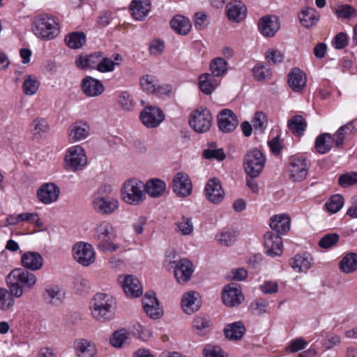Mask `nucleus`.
<instances>
[{"mask_svg": "<svg viewBox=\"0 0 357 357\" xmlns=\"http://www.w3.org/2000/svg\"><path fill=\"white\" fill-rule=\"evenodd\" d=\"M6 282L10 294L15 298H20L24 291L33 289L37 283V278L34 273L18 268L9 273Z\"/></svg>", "mask_w": 357, "mask_h": 357, "instance_id": "obj_1", "label": "nucleus"}, {"mask_svg": "<svg viewBox=\"0 0 357 357\" xmlns=\"http://www.w3.org/2000/svg\"><path fill=\"white\" fill-rule=\"evenodd\" d=\"M34 35L44 40L55 39L61 33L60 20L56 16L43 13L34 17L31 23Z\"/></svg>", "mask_w": 357, "mask_h": 357, "instance_id": "obj_2", "label": "nucleus"}, {"mask_svg": "<svg viewBox=\"0 0 357 357\" xmlns=\"http://www.w3.org/2000/svg\"><path fill=\"white\" fill-rule=\"evenodd\" d=\"M121 197L127 204L139 205L146 199L144 183L137 178L126 181L121 188Z\"/></svg>", "mask_w": 357, "mask_h": 357, "instance_id": "obj_3", "label": "nucleus"}, {"mask_svg": "<svg viewBox=\"0 0 357 357\" xmlns=\"http://www.w3.org/2000/svg\"><path fill=\"white\" fill-rule=\"evenodd\" d=\"M111 191L110 185H102L98 191L99 195L96 197L93 201L94 210L100 215H110L114 213L119 207V202L116 198L107 196Z\"/></svg>", "mask_w": 357, "mask_h": 357, "instance_id": "obj_4", "label": "nucleus"}, {"mask_svg": "<svg viewBox=\"0 0 357 357\" xmlns=\"http://www.w3.org/2000/svg\"><path fill=\"white\" fill-rule=\"evenodd\" d=\"M114 298L105 293H98L93 296V316L100 321L112 319L115 309Z\"/></svg>", "mask_w": 357, "mask_h": 357, "instance_id": "obj_5", "label": "nucleus"}, {"mask_svg": "<svg viewBox=\"0 0 357 357\" xmlns=\"http://www.w3.org/2000/svg\"><path fill=\"white\" fill-rule=\"evenodd\" d=\"M266 163L264 154L257 149L247 152L243 159L245 173L252 178L258 177L262 172Z\"/></svg>", "mask_w": 357, "mask_h": 357, "instance_id": "obj_6", "label": "nucleus"}, {"mask_svg": "<svg viewBox=\"0 0 357 357\" xmlns=\"http://www.w3.org/2000/svg\"><path fill=\"white\" fill-rule=\"evenodd\" d=\"M212 121L213 116L211 112L203 107L193 110L188 120L190 126L197 133L208 132L212 126Z\"/></svg>", "mask_w": 357, "mask_h": 357, "instance_id": "obj_7", "label": "nucleus"}, {"mask_svg": "<svg viewBox=\"0 0 357 357\" xmlns=\"http://www.w3.org/2000/svg\"><path fill=\"white\" fill-rule=\"evenodd\" d=\"M87 156L79 145L68 148L65 155V168L73 172L83 169L87 164Z\"/></svg>", "mask_w": 357, "mask_h": 357, "instance_id": "obj_8", "label": "nucleus"}, {"mask_svg": "<svg viewBox=\"0 0 357 357\" xmlns=\"http://www.w3.org/2000/svg\"><path fill=\"white\" fill-rule=\"evenodd\" d=\"M309 164L305 158L303 156H293L290 158L288 167L289 178L293 181L304 180L308 173Z\"/></svg>", "mask_w": 357, "mask_h": 357, "instance_id": "obj_9", "label": "nucleus"}, {"mask_svg": "<svg viewBox=\"0 0 357 357\" xmlns=\"http://www.w3.org/2000/svg\"><path fill=\"white\" fill-rule=\"evenodd\" d=\"M142 124L148 128L158 127L165 119L163 112L154 106L146 107L140 114Z\"/></svg>", "mask_w": 357, "mask_h": 357, "instance_id": "obj_10", "label": "nucleus"}, {"mask_svg": "<svg viewBox=\"0 0 357 357\" xmlns=\"http://www.w3.org/2000/svg\"><path fill=\"white\" fill-rule=\"evenodd\" d=\"M217 118L218 128L225 133L233 132L238 124L236 115L229 109H224L220 111Z\"/></svg>", "mask_w": 357, "mask_h": 357, "instance_id": "obj_11", "label": "nucleus"}, {"mask_svg": "<svg viewBox=\"0 0 357 357\" xmlns=\"http://www.w3.org/2000/svg\"><path fill=\"white\" fill-rule=\"evenodd\" d=\"M119 280L127 296L137 298L142 295V286L137 278L132 275H128L119 276Z\"/></svg>", "mask_w": 357, "mask_h": 357, "instance_id": "obj_12", "label": "nucleus"}, {"mask_svg": "<svg viewBox=\"0 0 357 357\" xmlns=\"http://www.w3.org/2000/svg\"><path fill=\"white\" fill-rule=\"evenodd\" d=\"M172 189L177 196H189L192 193V185L188 175L183 172L176 173L172 181Z\"/></svg>", "mask_w": 357, "mask_h": 357, "instance_id": "obj_13", "label": "nucleus"}, {"mask_svg": "<svg viewBox=\"0 0 357 357\" xmlns=\"http://www.w3.org/2000/svg\"><path fill=\"white\" fill-rule=\"evenodd\" d=\"M60 189L57 185L52 183H47L38 190L37 197L40 202L50 204L58 199Z\"/></svg>", "mask_w": 357, "mask_h": 357, "instance_id": "obj_14", "label": "nucleus"}, {"mask_svg": "<svg viewBox=\"0 0 357 357\" xmlns=\"http://www.w3.org/2000/svg\"><path fill=\"white\" fill-rule=\"evenodd\" d=\"M264 247L266 254L271 257L280 256L282 253V240L278 234L267 232L264 235Z\"/></svg>", "mask_w": 357, "mask_h": 357, "instance_id": "obj_15", "label": "nucleus"}, {"mask_svg": "<svg viewBox=\"0 0 357 357\" xmlns=\"http://www.w3.org/2000/svg\"><path fill=\"white\" fill-rule=\"evenodd\" d=\"M258 28L263 36L272 37L280 29L279 20L275 15L265 16L259 20Z\"/></svg>", "mask_w": 357, "mask_h": 357, "instance_id": "obj_16", "label": "nucleus"}, {"mask_svg": "<svg viewBox=\"0 0 357 357\" xmlns=\"http://www.w3.org/2000/svg\"><path fill=\"white\" fill-rule=\"evenodd\" d=\"M205 192L207 199L213 203L218 204L224 198L225 192L219 180L210 179L205 187Z\"/></svg>", "mask_w": 357, "mask_h": 357, "instance_id": "obj_17", "label": "nucleus"}, {"mask_svg": "<svg viewBox=\"0 0 357 357\" xmlns=\"http://www.w3.org/2000/svg\"><path fill=\"white\" fill-rule=\"evenodd\" d=\"M193 271L192 262L186 259H183L174 267V276L178 283L185 284L191 278Z\"/></svg>", "mask_w": 357, "mask_h": 357, "instance_id": "obj_18", "label": "nucleus"}, {"mask_svg": "<svg viewBox=\"0 0 357 357\" xmlns=\"http://www.w3.org/2000/svg\"><path fill=\"white\" fill-rule=\"evenodd\" d=\"M244 296L239 288L231 284L225 287L222 291V301L228 307H235L240 305Z\"/></svg>", "mask_w": 357, "mask_h": 357, "instance_id": "obj_19", "label": "nucleus"}, {"mask_svg": "<svg viewBox=\"0 0 357 357\" xmlns=\"http://www.w3.org/2000/svg\"><path fill=\"white\" fill-rule=\"evenodd\" d=\"M151 3L150 0H132L130 4L132 17L137 21H142L151 11Z\"/></svg>", "mask_w": 357, "mask_h": 357, "instance_id": "obj_20", "label": "nucleus"}, {"mask_svg": "<svg viewBox=\"0 0 357 357\" xmlns=\"http://www.w3.org/2000/svg\"><path fill=\"white\" fill-rule=\"evenodd\" d=\"M44 259L42 255L36 252L28 251L21 257V263L26 270L33 271L40 270L43 266Z\"/></svg>", "mask_w": 357, "mask_h": 357, "instance_id": "obj_21", "label": "nucleus"}, {"mask_svg": "<svg viewBox=\"0 0 357 357\" xmlns=\"http://www.w3.org/2000/svg\"><path fill=\"white\" fill-rule=\"evenodd\" d=\"M43 296L47 303L54 306H59L65 300V293L58 285L47 287Z\"/></svg>", "mask_w": 357, "mask_h": 357, "instance_id": "obj_22", "label": "nucleus"}, {"mask_svg": "<svg viewBox=\"0 0 357 357\" xmlns=\"http://www.w3.org/2000/svg\"><path fill=\"white\" fill-rule=\"evenodd\" d=\"M74 259L80 265L89 266V244L84 241L76 243L72 249Z\"/></svg>", "mask_w": 357, "mask_h": 357, "instance_id": "obj_23", "label": "nucleus"}, {"mask_svg": "<svg viewBox=\"0 0 357 357\" xmlns=\"http://www.w3.org/2000/svg\"><path fill=\"white\" fill-rule=\"evenodd\" d=\"M247 13L245 5L241 1H234L227 6V15L229 20L239 22L243 20Z\"/></svg>", "mask_w": 357, "mask_h": 357, "instance_id": "obj_24", "label": "nucleus"}, {"mask_svg": "<svg viewBox=\"0 0 357 357\" xmlns=\"http://www.w3.org/2000/svg\"><path fill=\"white\" fill-rule=\"evenodd\" d=\"M287 77L288 84L291 89H303L305 87L307 75L299 68H291Z\"/></svg>", "mask_w": 357, "mask_h": 357, "instance_id": "obj_25", "label": "nucleus"}, {"mask_svg": "<svg viewBox=\"0 0 357 357\" xmlns=\"http://www.w3.org/2000/svg\"><path fill=\"white\" fill-rule=\"evenodd\" d=\"M320 18L319 13L314 8L306 7L298 13V19L301 25L307 29L315 26Z\"/></svg>", "mask_w": 357, "mask_h": 357, "instance_id": "obj_26", "label": "nucleus"}, {"mask_svg": "<svg viewBox=\"0 0 357 357\" xmlns=\"http://www.w3.org/2000/svg\"><path fill=\"white\" fill-rule=\"evenodd\" d=\"M199 294L195 291L185 293L182 297L181 306L183 311L191 314L199 309Z\"/></svg>", "mask_w": 357, "mask_h": 357, "instance_id": "obj_27", "label": "nucleus"}, {"mask_svg": "<svg viewBox=\"0 0 357 357\" xmlns=\"http://www.w3.org/2000/svg\"><path fill=\"white\" fill-rule=\"evenodd\" d=\"M312 258L308 253L298 254L290 260L291 268L296 272H307L312 266Z\"/></svg>", "mask_w": 357, "mask_h": 357, "instance_id": "obj_28", "label": "nucleus"}, {"mask_svg": "<svg viewBox=\"0 0 357 357\" xmlns=\"http://www.w3.org/2000/svg\"><path fill=\"white\" fill-rule=\"evenodd\" d=\"M94 237L101 241L113 239L116 237L114 228L108 221H101L94 229Z\"/></svg>", "mask_w": 357, "mask_h": 357, "instance_id": "obj_29", "label": "nucleus"}, {"mask_svg": "<svg viewBox=\"0 0 357 357\" xmlns=\"http://www.w3.org/2000/svg\"><path fill=\"white\" fill-rule=\"evenodd\" d=\"M89 125L86 122L77 121L68 129L69 138L73 142L85 139L89 134Z\"/></svg>", "mask_w": 357, "mask_h": 357, "instance_id": "obj_30", "label": "nucleus"}, {"mask_svg": "<svg viewBox=\"0 0 357 357\" xmlns=\"http://www.w3.org/2000/svg\"><path fill=\"white\" fill-rule=\"evenodd\" d=\"M270 227L278 234H284L290 229V218L284 214L275 215L270 220Z\"/></svg>", "mask_w": 357, "mask_h": 357, "instance_id": "obj_31", "label": "nucleus"}, {"mask_svg": "<svg viewBox=\"0 0 357 357\" xmlns=\"http://www.w3.org/2000/svg\"><path fill=\"white\" fill-rule=\"evenodd\" d=\"M165 188V183L158 178L149 180L144 185L145 192L153 198L160 197L164 193Z\"/></svg>", "mask_w": 357, "mask_h": 357, "instance_id": "obj_32", "label": "nucleus"}, {"mask_svg": "<svg viewBox=\"0 0 357 357\" xmlns=\"http://www.w3.org/2000/svg\"><path fill=\"white\" fill-rule=\"evenodd\" d=\"M171 27L178 34L186 35L191 29V22L185 16L177 15L170 22Z\"/></svg>", "mask_w": 357, "mask_h": 357, "instance_id": "obj_33", "label": "nucleus"}, {"mask_svg": "<svg viewBox=\"0 0 357 357\" xmlns=\"http://www.w3.org/2000/svg\"><path fill=\"white\" fill-rule=\"evenodd\" d=\"M307 121L301 115L293 116L287 122L289 130L296 136L301 137L307 128Z\"/></svg>", "mask_w": 357, "mask_h": 357, "instance_id": "obj_34", "label": "nucleus"}, {"mask_svg": "<svg viewBox=\"0 0 357 357\" xmlns=\"http://www.w3.org/2000/svg\"><path fill=\"white\" fill-rule=\"evenodd\" d=\"M245 332V326L241 321L228 324L224 330L225 337L231 340H238L241 339Z\"/></svg>", "mask_w": 357, "mask_h": 357, "instance_id": "obj_35", "label": "nucleus"}, {"mask_svg": "<svg viewBox=\"0 0 357 357\" xmlns=\"http://www.w3.org/2000/svg\"><path fill=\"white\" fill-rule=\"evenodd\" d=\"M130 340V333L125 328L114 331L110 337L109 342L112 347L121 348L129 344Z\"/></svg>", "mask_w": 357, "mask_h": 357, "instance_id": "obj_36", "label": "nucleus"}, {"mask_svg": "<svg viewBox=\"0 0 357 357\" xmlns=\"http://www.w3.org/2000/svg\"><path fill=\"white\" fill-rule=\"evenodd\" d=\"M122 61V57L120 54H116L114 57V60L104 57L97 64L96 69L100 73H109L115 69L116 66H119Z\"/></svg>", "mask_w": 357, "mask_h": 357, "instance_id": "obj_37", "label": "nucleus"}, {"mask_svg": "<svg viewBox=\"0 0 357 357\" xmlns=\"http://www.w3.org/2000/svg\"><path fill=\"white\" fill-rule=\"evenodd\" d=\"M333 144L332 135L323 133L316 138L314 146L319 153L325 154L331 149Z\"/></svg>", "mask_w": 357, "mask_h": 357, "instance_id": "obj_38", "label": "nucleus"}, {"mask_svg": "<svg viewBox=\"0 0 357 357\" xmlns=\"http://www.w3.org/2000/svg\"><path fill=\"white\" fill-rule=\"evenodd\" d=\"M29 129L34 137H40L49 131L50 126L45 119L37 117L30 123Z\"/></svg>", "mask_w": 357, "mask_h": 357, "instance_id": "obj_39", "label": "nucleus"}, {"mask_svg": "<svg viewBox=\"0 0 357 357\" xmlns=\"http://www.w3.org/2000/svg\"><path fill=\"white\" fill-rule=\"evenodd\" d=\"M220 79L212 73H204L199 77V89H215L219 86Z\"/></svg>", "mask_w": 357, "mask_h": 357, "instance_id": "obj_40", "label": "nucleus"}, {"mask_svg": "<svg viewBox=\"0 0 357 357\" xmlns=\"http://www.w3.org/2000/svg\"><path fill=\"white\" fill-rule=\"evenodd\" d=\"M209 68L211 73L220 78L227 73L228 63L221 57H215L211 61Z\"/></svg>", "mask_w": 357, "mask_h": 357, "instance_id": "obj_41", "label": "nucleus"}, {"mask_svg": "<svg viewBox=\"0 0 357 357\" xmlns=\"http://www.w3.org/2000/svg\"><path fill=\"white\" fill-rule=\"evenodd\" d=\"M66 45L71 49H79L86 43V35L82 32H73L66 36Z\"/></svg>", "mask_w": 357, "mask_h": 357, "instance_id": "obj_42", "label": "nucleus"}, {"mask_svg": "<svg viewBox=\"0 0 357 357\" xmlns=\"http://www.w3.org/2000/svg\"><path fill=\"white\" fill-rule=\"evenodd\" d=\"M175 225V230L183 236H189L194 231L192 218L190 217L182 216L176 222Z\"/></svg>", "mask_w": 357, "mask_h": 357, "instance_id": "obj_43", "label": "nucleus"}, {"mask_svg": "<svg viewBox=\"0 0 357 357\" xmlns=\"http://www.w3.org/2000/svg\"><path fill=\"white\" fill-rule=\"evenodd\" d=\"M340 267L346 273L356 271L357 268V253L351 252L345 255L340 263Z\"/></svg>", "mask_w": 357, "mask_h": 357, "instance_id": "obj_44", "label": "nucleus"}, {"mask_svg": "<svg viewBox=\"0 0 357 357\" xmlns=\"http://www.w3.org/2000/svg\"><path fill=\"white\" fill-rule=\"evenodd\" d=\"M253 76L259 82L270 79L272 70L263 63H257L252 68Z\"/></svg>", "mask_w": 357, "mask_h": 357, "instance_id": "obj_45", "label": "nucleus"}, {"mask_svg": "<svg viewBox=\"0 0 357 357\" xmlns=\"http://www.w3.org/2000/svg\"><path fill=\"white\" fill-rule=\"evenodd\" d=\"M13 297L10 290L0 287V310L6 311L13 307L15 305Z\"/></svg>", "mask_w": 357, "mask_h": 357, "instance_id": "obj_46", "label": "nucleus"}, {"mask_svg": "<svg viewBox=\"0 0 357 357\" xmlns=\"http://www.w3.org/2000/svg\"><path fill=\"white\" fill-rule=\"evenodd\" d=\"M73 349L77 357H89V342L86 339L75 340Z\"/></svg>", "mask_w": 357, "mask_h": 357, "instance_id": "obj_47", "label": "nucleus"}, {"mask_svg": "<svg viewBox=\"0 0 357 357\" xmlns=\"http://www.w3.org/2000/svg\"><path fill=\"white\" fill-rule=\"evenodd\" d=\"M210 148L203 152V157L206 159H215L222 161L225 158V154L222 149H216V143L212 142L209 144Z\"/></svg>", "mask_w": 357, "mask_h": 357, "instance_id": "obj_48", "label": "nucleus"}, {"mask_svg": "<svg viewBox=\"0 0 357 357\" xmlns=\"http://www.w3.org/2000/svg\"><path fill=\"white\" fill-rule=\"evenodd\" d=\"M117 102L121 109L124 111L130 112L134 109L135 102L127 91L119 93Z\"/></svg>", "mask_w": 357, "mask_h": 357, "instance_id": "obj_49", "label": "nucleus"}, {"mask_svg": "<svg viewBox=\"0 0 357 357\" xmlns=\"http://www.w3.org/2000/svg\"><path fill=\"white\" fill-rule=\"evenodd\" d=\"M344 205V198L340 195H333L326 203V210L331 213H335L338 212Z\"/></svg>", "mask_w": 357, "mask_h": 357, "instance_id": "obj_50", "label": "nucleus"}, {"mask_svg": "<svg viewBox=\"0 0 357 357\" xmlns=\"http://www.w3.org/2000/svg\"><path fill=\"white\" fill-rule=\"evenodd\" d=\"M139 85L142 89H162L155 76L144 75L139 78Z\"/></svg>", "mask_w": 357, "mask_h": 357, "instance_id": "obj_51", "label": "nucleus"}, {"mask_svg": "<svg viewBox=\"0 0 357 357\" xmlns=\"http://www.w3.org/2000/svg\"><path fill=\"white\" fill-rule=\"evenodd\" d=\"M265 59L267 62L273 64H278L283 61L284 55L278 49L269 48L265 54Z\"/></svg>", "mask_w": 357, "mask_h": 357, "instance_id": "obj_52", "label": "nucleus"}, {"mask_svg": "<svg viewBox=\"0 0 357 357\" xmlns=\"http://www.w3.org/2000/svg\"><path fill=\"white\" fill-rule=\"evenodd\" d=\"M336 14L339 17L349 19L357 16V10L352 6L345 4L336 9Z\"/></svg>", "mask_w": 357, "mask_h": 357, "instance_id": "obj_53", "label": "nucleus"}, {"mask_svg": "<svg viewBox=\"0 0 357 357\" xmlns=\"http://www.w3.org/2000/svg\"><path fill=\"white\" fill-rule=\"evenodd\" d=\"M237 234L233 230H225L220 232L217 236V239L220 243L224 245H231L236 238Z\"/></svg>", "mask_w": 357, "mask_h": 357, "instance_id": "obj_54", "label": "nucleus"}, {"mask_svg": "<svg viewBox=\"0 0 357 357\" xmlns=\"http://www.w3.org/2000/svg\"><path fill=\"white\" fill-rule=\"evenodd\" d=\"M268 301L264 298H258L251 303L250 308L253 314L261 315L266 312Z\"/></svg>", "mask_w": 357, "mask_h": 357, "instance_id": "obj_55", "label": "nucleus"}, {"mask_svg": "<svg viewBox=\"0 0 357 357\" xmlns=\"http://www.w3.org/2000/svg\"><path fill=\"white\" fill-rule=\"evenodd\" d=\"M349 36L344 32L336 34L331 41V45L335 50H342L348 45Z\"/></svg>", "mask_w": 357, "mask_h": 357, "instance_id": "obj_56", "label": "nucleus"}, {"mask_svg": "<svg viewBox=\"0 0 357 357\" xmlns=\"http://www.w3.org/2000/svg\"><path fill=\"white\" fill-rule=\"evenodd\" d=\"M338 183L343 188L357 184V174L350 172L340 175L338 178Z\"/></svg>", "mask_w": 357, "mask_h": 357, "instance_id": "obj_57", "label": "nucleus"}, {"mask_svg": "<svg viewBox=\"0 0 357 357\" xmlns=\"http://www.w3.org/2000/svg\"><path fill=\"white\" fill-rule=\"evenodd\" d=\"M338 240V234L335 233L328 234L320 239L319 245L322 248L328 249L335 245Z\"/></svg>", "mask_w": 357, "mask_h": 357, "instance_id": "obj_58", "label": "nucleus"}, {"mask_svg": "<svg viewBox=\"0 0 357 357\" xmlns=\"http://www.w3.org/2000/svg\"><path fill=\"white\" fill-rule=\"evenodd\" d=\"M252 122L255 129L261 132L266 127L267 119L263 112H257L255 113Z\"/></svg>", "mask_w": 357, "mask_h": 357, "instance_id": "obj_59", "label": "nucleus"}, {"mask_svg": "<svg viewBox=\"0 0 357 357\" xmlns=\"http://www.w3.org/2000/svg\"><path fill=\"white\" fill-rule=\"evenodd\" d=\"M203 355L204 357H225V352L220 347L211 344L204 348Z\"/></svg>", "mask_w": 357, "mask_h": 357, "instance_id": "obj_60", "label": "nucleus"}, {"mask_svg": "<svg viewBox=\"0 0 357 357\" xmlns=\"http://www.w3.org/2000/svg\"><path fill=\"white\" fill-rule=\"evenodd\" d=\"M40 81L36 75H28L23 82L22 89H38Z\"/></svg>", "mask_w": 357, "mask_h": 357, "instance_id": "obj_61", "label": "nucleus"}, {"mask_svg": "<svg viewBox=\"0 0 357 357\" xmlns=\"http://www.w3.org/2000/svg\"><path fill=\"white\" fill-rule=\"evenodd\" d=\"M195 28L198 30H202L208 25V21L207 15L202 12L197 13L195 15Z\"/></svg>", "mask_w": 357, "mask_h": 357, "instance_id": "obj_62", "label": "nucleus"}, {"mask_svg": "<svg viewBox=\"0 0 357 357\" xmlns=\"http://www.w3.org/2000/svg\"><path fill=\"white\" fill-rule=\"evenodd\" d=\"M165 48V43L160 39H154L150 44V53L154 55L160 54Z\"/></svg>", "mask_w": 357, "mask_h": 357, "instance_id": "obj_63", "label": "nucleus"}, {"mask_svg": "<svg viewBox=\"0 0 357 357\" xmlns=\"http://www.w3.org/2000/svg\"><path fill=\"white\" fill-rule=\"evenodd\" d=\"M75 291L77 294H82L86 292L88 288V280L79 276L75 278Z\"/></svg>", "mask_w": 357, "mask_h": 357, "instance_id": "obj_64", "label": "nucleus"}]
</instances>
